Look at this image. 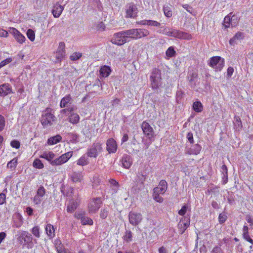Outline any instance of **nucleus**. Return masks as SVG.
Wrapping results in <instances>:
<instances>
[{
  "mask_svg": "<svg viewBox=\"0 0 253 253\" xmlns=\"http://www.w3.org/2000/svg\"><path fill=\"white\" fill-rule=\"evenodd\" d=\"M108 214V211L106 209H102L100 211V216L102 219H105Z\"/></svg>",
  "mask_w": 253,
  "mask_h": 253,
  "instance_id": "54",
  "label": "nucleus"
},
{
  "mask_svg": "<svg viewBox=\"0 0 253 253\" xmlns=\"http://www.w3.org/2000/svg\"><path fill=\"white\" fill-rule=\"evenodd\" d=\"M166 54L168 58H171L175 56L176 51L173 46L169 47L166 52Z\"/></svg>",
  "mask_w": 253,
  "mask_h": 253,
  "instance_id": "40",
  "label": "nucleus"
},
{
  "mask_svg": "<svg viewBox=\"0 0 253 253\" xmlns=\"http://www.w3.org/2000/svg\"><path fill=\"white\" fill-rule=\"evenodd\" d=\"M165 35L182 40H190L192 38V36L188 33L172 28L165 29Z\"/></svg>",
  "mask_w": 253,
  "mask_h": 253,
  "instance_id": "3",
  "label": "nucleus"
},
{
  "mask_svg": "<svg viewBox=\"0 0 253 253\" xmlns=\"http://www.w3.org/2000/svg\"><path fill=\"white\" fill-rule=\"evenodd\" d=\"M31 232L32 234L36 238H40V227L38 225L35 226L31 229Z\"/></svg>",
  "mask_w": 253,
  "mask_h": 253,
  "instance_id": "45",
  "label": "nucleus"
},
{
  "mask_svg": "<svg viewBox=\"0 0 253 253\" xmlns=\"http://www.w3.org/2000/svg\"><path fill=\"white\" fill-rule=\"evenodd\" d=\"M10 145L13 148L16 149H18L20 146V142L17 140H12L10 143Z\"/></svg>",
  "mask_w": 253,
  "mask_h": 253,
  "instance_id": "62",
  "label": "nucleus"
},
{
  "mask_svg": "<svg viewBox=\"0 0 253 253\" xmlns=\"http://www.w3.org/2000/svg\"><path fill=\"white\" fill-rule=\"evenodd\" d=\"M141 128L143 133L149 139L154 137V130L149 124L146 121L142 122L141 124Z\"/></svg>",
  "mask_w": 253,
  "mask_h": 253,
  "instance_id": "13",
  "label": "nucleus"
},
{
  "mask_svg": "<svg viewBox=\"0 0 253 253\" xmlns=\"http://www.w3.org/2000/svg\"><path fill=\"white\" fill-rule=\"evenodd\" d=\"M102 204V201L101 198H94L92 199L88 205L89 212H96L99 209Z\"/></svg>",
  "mask_w": 253,
  "mask_h": 253,
  "instance_id": "7",
  "label": "nucleus"
},
{
  "mask_svg": "<svg viewBox=\"0 0 253 253\" xmlns=\"http://www.w3.org/2000/svg\"><path fill=\"white\" fill-rule=\"evenodd\" d=\"M188 209L187 205H184L181 208V209L178 211V214L180 215H184Z\"/></svg>",
  "mask_w": 253,
  "mask_h": 253,
  "instance_id": "53",
  "label": "nucleus"
},
{
  "mask_svg": "<svg viewBox=\"0 0 253 253\" xmlns=\"http://www.w3.org/2000/svg\"><path fill=\"white\" fill-rule=\"evenodd\" d=\"M150 82L152 88L157 90L162 86L161 71L160 70L155 68L152 70L150 76Z\"/></svg>",
  "mask_w": 253,
  "mask_h": 253,
  "instance_id": "4",
  "label": "nucleus"
},
{
  "mask_svg": "<svg viewBox=\"0 0 253 253\" xmlns=\"http://www.w3.org/2000/svg\"><path fill=\"white\" fill-rule=\"evenodd\" d=\"M123 32L126 40H129V42L130 40H135L134 29L123 31Z\"/></svg>",
  "mask_w": 253,
  "mask_h": 253,
  "instance_id": "28",
  "label": "nucleus"
},
{
  "mask_svg": "<svg viewBox=\"0 0 253 253\" xmlns=\"http://www.w3.org/2000/svg\"><path fill=\"white\" fill-rule=\"evenodd\" d=\"M117 149V144L113 138H109L106 141V150L109 153H115Z\"/></svg>",
  "mask_w": 253,
  "mask_h": 253,
  "instance_id": "17",
  "label": "nucleus"
},
{
  "mask_svg": "<svg viewBox=\"0 0 253 253\" xmlns=\"http://www.w3.org/2000/svg\"><path fill=\"white\" fill-rule=\"evenodd\" d=\"M246 220L250 223V228L253 229V218H252L251 215H247L246 217Z\"/></svg>",
  "mask_w": 253,
  "mask_h": 253,
  "instance_id": "60",
  "label": "nucleus"
},
{
  "mask_svg": "<svg viewBox=\"0 0 253 253\" xmlns=\"http://www.w3.org/2000/svg\"><path fill=\"white\" fill-rule=\"evenodd\" d=\"M8 32L14 36L18 42L22 43L25 42V37L15 28H9Z\"/></svg>",
  "mask_w": 253,
  "mask_h": 253,
  "instance_id": "16",
  "label": "nucleus"
},
{
  "mask_svg": "<svg viewBox=\"0 0 253 253\" xmlns=\"http://www.w3.org/2000/svg\"><path fill=\"white\" fill-rule=\"evenodd\" d=\"M62 139L60 135H56L48 139L47 143L49 145H54L59 142Z\"/></svg>",
  "mask_w": 253,
  "mask_h": 253,
  "instance_id": "33",
  "label": "nucleus"
},
{
  "mask_svg": "<svg viewBox=\"0 0 253 253\" xmlns=\"http://www.w3.org/2000/svg\"><path fill=\"white\" fill-rule=\"evenodd\" d=\"M243 238L247 241L253 245V240L250 237L249 233H243Z\"/></svg>",
  "mask_w": 253,
  "mask_h": 253,
  "instance_id": "58",
  "label": "nucleus"
},
{
  "mask_svg": "<svg viewBox=\"0 0 253 253\" xmlns=\"http://www.w3.org/2000/svg\"><path fill=\"white\" fill-rule=\"evenodd\" d=\"M65 56V52H62L60 51H57L55 54V62L56 63L61 62L64 58Z\"/></svg>",
  "mask_w": 253,
  "mask_h": 253,
  "instance_id": "41",
  "label": "nucleus"
},
{
  "mask_svg": "<svg viewBox=\"0 0 253 253\" xmlns=\"http://www.w3.org/2000/svg\"><path fill=\"white\" fill-rule=\"evenodd\" d=\"M12 59L10 57L7 58L0 63V69L11 62Z\"/></svg>",
  "mask_w": 253,
  "mask_h": 253,
  "instance_id": "51",
  "label": "nucleus"
},
{
  "mask_svg": "<svg viewBox=\"0 0 253 253\" xmlns=\"http://www.w3.org/2000/svg\"><path fill=\"white\" fill-rule=\"evenodd\" d=\"M56 120V117L53 114V110L47 107L43 111L41 122L44 127H47L53 125Z\"/></svg>",
  "mask_w": 253,
  "mask_h": 253,
  "instance_id": "1",
  "label": "nucleus"
},
{
  "mask_svg": "<svg viewBox=\"0 0 253 253\" xmlns=\"http://www.w3.org/2000/svg\"><path fill=\"white\" fill-rule=\"evenodd\" d=\"M101 144L99 142L93 143L90 147L87 149L86 155L88 157L96 158L98 154L102 151Z\"/></svg>",
  "mask_w": 253,
  "mask_h": 253,
  "instance_id": "6",
  "label": "nucleus"
},
{
  "mask_svg": "<svg viewBox=\"0 0 253 253\" xmlns=\"http://www.w3.org/2000/svg\"><path fill=\"white\" fill-rule=\"evenodd\" d=\"M123 167L128 169L132 164V160L131 157L128 155H124L121 160Z\"/></svg>",
  "mask_w": 253,
  "mask_h": 253,
  "instance_id": "24",
  "label": "nucleus"
},
{
  "mask_svg": "<svg viewBox=\"0 0 253 253\" xmlns=\"http://www.w3.org/2000/svg\"><path fill=\"white\" fill-rule=\"evenodd\" d=\"M227 218V217L226 215V214H223V213L219 214V215L218 216V220H219V223L220 224L224 223L226 221Z\"/></svg>",
  "mask_w": 253,
  "mask_h": 253,
  "instance_id": "55",
  "label": "nucleus"
},
{
  "mask_svg": "<svg viewBox=\"0 0 253 253\" xmlns=\"http://www.w3.org/2000/svg\"><path fill=\"white\" fill-rule=\"evenodd\" d=\"M78 135L75 133H69L67 134V137L70 139V141L72 143H76L78 138Z\"/></svg>",
  "mask_w": 253,
  "mask_h": 253,
  "instance_id": "43",
  "label": "nucleus"
},
{
  "mask_svg": "<svg viewBox=\"0 0 253 253\" xmlns=\"http://www.w3.org/2000/svg\"><path fill=\"white\" fill-rule=\"evenodd\" d=\"M189 225L190 218L189 217H184V219L183 220H180L178 224L179 234H183Z\"/></svg>",
  "mask_w": 253,
  "mask_h": 253,
  "instance_id": "19",
  "label": "nucleus"
},
{
  "mask_svg": "<svg viewBox=\"0 0 253 253\" xmlns=\"http://www.w3.org/2000/svg\"><path fill=\"white\" fill-rule=\"evenodd\" d=\"M84 177V173L82 171H73L70 176L72 182L74 183L81 182Z\"/></svg>",
  "mask_w": 253,
  "mask_h": 253,
  "instance_id": "25",
  "label": "nucleus"
},
{
  "mask_svg": "<svg viewBox=\"0 0 253 253\" xmlns=\"http://www.w3.org/2000/svg\"><path fill=\"white\" fill-rule=\"evenodd\" d=\"M33 166L38 169H42L44 167V165L39 159H36L33 163Z\"/></svg>",
  "mask_w": 253,
  "mask_h": 253,
  "instance_id": "42",
  "label": "nucleus"
},
{
  "mask_svg": "<svg viewBox=\"0 0 253 253\" xmlns=\"http://www.w3.org/2000/svg\"><path fill=\"white\" fill-rule=\"evenodd\" d=\"M65 45L63 42H60L57 51L65 53Z\"/></svg>",
  "mask_w": 253,
  "mask_h": 253,
  "instance_id": "61",
  "label": "nucleus"
},
{
  "mask_svg": "<svg viewBox=\"0 0 253 253\" xmlns=\"http://www.w3.org/2000/svg\"><path fill=\"white\" fill-rule=\"evenodd\" d=\"M17 241L23 248L31 249L33 247V237L28 231H23L17 235Z\"/></svg>",
  "mask_w": 253,
  "mask_h": 253,
  "instance_id": "2",
  "label": "nucleus"
},
{
  "mask_svg": "<svg viewBox=\"0 0 253 253\" xmlns=\"http://www.w3.org/2000/svg\"><path fill=\"white\" fill-rule=\"evenodd\" d=\"M45 194V190L43 186H40L37 191L36 195L33 198V202L36 205H39L41 204L42 198Z\"/></svg>",
  "mask_w": 253,
  "mask_h": 253,
  "instance_id": "14",
  "label": "nucleus"
},
{
  "mask_svg": "<svg viewBox=\"0 0 253 253\" xmlns=\"http://www.w3.org/2000/svg\"><path fill=\"white\" fill-rule=\"evenodd\" d=\"M234 127L236 131H240L242 129L243 126L242 121L239 116H235L234 119Z\"/></svg>",
  "mask_w": 253,
  "mask_h": 253,
  "instance_id": "31",
  "label": "nucleus"
},
{
  "mask_svg": "<svg viewBox=\"0 0 253 253\" xmlns=\"http://www.w3.org/2000/svg\"><path fill=\"white\" fill-rule=\"evenodd\" d=\"M186 138L190 144H193L194 143V140L193 138V135L192 132H189L187 133L186 135Z\"/></svg>",
  "mask_w": 253,
  "mask_h": 253,
  "instance_id": "57",
  "label": "nucleus"
},
{
  "mask_svg": "<svg viewBox=\"0 0 253 253\" xmlns=\"http://www.w3.org/2000/svg\"><path fill=\"white\" fill-rule=\"evenodd\" d=\"M87 155L85 154L83 155L77 161V164L79 166H84L87 165L88 163V160Z\"/></svg>",
  "mask_w": 253,
  "mask_h": 253,
  "instance_id": "35",
  "label": "nucleus"
},
{
  "mask_svg": "<svg viewBox=\"0 0 253 253\" xmlns=\"http://www.w3.org/2000/svg\"><path fill=\"white\" fill-rule=\"evenodd\" d=\"M79 205L78 199H71L67 207V211L69 213H73Z\"/></svg>",
  "mask_w": 253,
  "mask_h": 253,
  "instance_id": "21",
  "label": "nucleus"
},
{
  "mask_svg": "<svg viewBox=\"0 0 253 253\" xmlns=\"http://www.w3.org/2000/svg\"><path fill=\"white\" fill-rule=\"evenodd\" d=\"M64 10V6L61 5L58 2L56 3L53 6L52 13L54 18H58L62 14Z\"/></svg>",
  "mask_w": 253,
  "mask_h": 253,
  "instance_id": "20",
  "label": "nucleus"
},
{
  "mask_svg": "<svg viewBox=\"0 0 253 253\" xmlns=\"http://www.w3.org/2000/svg\"><path fill=\"white\" fill-rule=\"evenodd\" d=\"M82 54L80 52H74L70 57V58L72 61H76L81 58Z\"/></svg>",
  "mask_w": 253,
  "mask_h": 253,
  "instance_id": "49",
  "label": "nucleus"
},
{
  "mask_svg": "<svg viewBox=\"0 0 253 253\" xmlns=\"http://www.w3.org/2000/svg\"><path fill=\"white\" fill-rule=\"evenodd\" d=\"M14 226L16 228L20 227L23 224V217L19 213H15L13 216Z\"/></svg>",
  "mask_w": 253,
  "mask_h": 253,
  "instance_id": "26",
  "label": "nucleus"
},
{
  "mask_svg": "<svg viewBox=\"0 0 253 253\" xmlns=\"http://www.w3.org/2000/svg\"><path fill=\"white\" fill-rule=\"evenodd\" d=\"M128 220L130 224L133 226H136L141 222L142 215L140 213L130 211L128 214Z\"/></svg>",
  "mask_w": 253,
  "mask_h": 253,
  "instance_id": "10",
  "label": "nucleus"
},
{
  "mask_svg": "<svg viewBox=\"0 0 253 253\" xmlns=\"http://www.w3.org/2000/svg\"><path fill=\"white\" fill-rule=\"evenodd\" d=\"M72 101V98L70 94L66 95L61 99L60 106L61 108H65L68 107L69 105L71 104Z\"/></svg>",
  "mask_w": 253,
  "mask_h": 253,
  "instance_id": "27",
  "label": "nucleus"
},
{
  "mask_svg": "<svg viewBox=\"0 0 253 253\" xmlns=\"http://www.w3.org/2000/svg\"><path fill=\"white\" fill-rule=\"evenodd\" d=\"M111 72V68L107 65H104L102 67H101L99 72L100 75L102 77H108Z\"/></svg>",
  "mask_w": 253,
  "mask_h": 253,
  "instance_id": "29",
  "label": "nucleus"
},
{
  "mask_svg": "<svg viewBox=\"0 0 253 253\" xmlns=\"http://www.w3.org/2000/svg\"><path fill=\"white\" fill-rule=\"evenodd\" d=\"M208 65L215 71H220L224 66V59L218 56H213L210 59Z\"/></svg>",
  "mask_w": 253,
  "mask_h": 253,
  "instance_id": "5",
  "label": "nucleus"
},
{
  "mask_svg": "<svg viewBox=\"0 0 253 253\" xmlns=\"http://www.w3.org/2000/svg\"><path fill=\"white\" fill-rule=\"evenodd\" d=\"M148 26H153V27H160L161 25L160 23L152 20H148Z\"/></svg>",
  "mask_w": 253,
  "mask_h": 253,
  "instance_id": "56",
  "label": "nucleus"
},
{
  "mask_svg": "<svg viewBox=\"0 0 253 253\" xmlns=\"http://www.w3.org/2000/svg\"><path fill=\"white\" fill-rule=\"evenodd\" d=\"M27 36L32 42H33L35 39V34L34 31L32 29H28L27 31Z\"/></svg>",
  "mask_w": 253,
  "mask_h": 253,
  "instance_id": "46",
  "label": "nucleus"
},
{
  "mask_svg": "<svg viewBox=\"0 0 253 253\" xmlns=\"http://www.w3.org/2000/svg\"><path fill=\"white\" fill-rule=\"evenodd\" d=\"M73 152L72 151L65 153L59 157L55 159L54 162H52V164L56 165V166H60L67 162L68 160L72 156Z\"/></svg>",
  "mask_w": 253,
  "mask_h": 253,
  "instance_id": "11",
  "label": "nucleus"
},
{
  "mask_svg": "<svg viewBox=\"0 0 253 253\" xmlns=\"http://www.w3.org/2000/svg\"><path fill=\"white\" fill-rule=\"evenodd\" d=\"M163 11L165 15L167 17H170L172 15V12L171 8L169 5H164L163 7Z\"/></svg>",
  "mask_w": 253,
  "mask_h": 253,
  "instance_id": "39",
  "label": "nucleus"
},
{
  "mask_svg": "<svg viewBox=\"0 0 253 253\" xmlns=\"http://www.w3.org/2000/svg\"><path fill=\"white\" fill-rule=\"evenodd\" d=\"M137 177H138V182H140L141 184H143V183L145 181V176L142 173H139L137 174Z\"/></svg>",
  "mask_w": 253,
  "mask_h": 253,
  "instance_id": "59",
  "label": "nucleus"
},
{
  "mask_svg": "<svg viewBox=\"0 0 253 253\" xmlns=\"http://www.w3.org/2000/svg\"><path fill=\"white\" fill-rule=\"evenodd\" d=\"M74 216L76 218L78 219H80L81 221H82V219L84 216V213L81 212H76Z\"/></svg>",
  "mask_w": 253,
  "mask_h": 253,
  "instance_id": "63",
  "label": "nucleus"
},
{
  "mask_svg": "<svg viewBox=\"0 0 253 253\" xmlns=\"http://www.w3.org/2000/svg\"><path fill=\"white\" fill-rule=\"evenodd\" d=\"M192 108L196 112L200 113L203 111V106L200 101H196L193 103Z\"/></svg>",
  "mask_w": 253,
  "mask_h": 253,
  "instance_id": "34",
  "label": "nucleus"
},
{
  "mask_svg": "<svg viewBox=\"0 0 253 253\" xmlns=\"http://www.w3.org/2000/svg\"><path fill=\"white\" fill-rule=\"evenodd\" d=\"M168 188V183L165 180H161L157 187L154 188L153 192L160 195L164 194Z\"/></svg>",
  "mask_w": 253,
  "mask_h": 253,
  "instance_id": "15",
  "label": "nucleus"
},
{
  "mask_svg": "<svg viewBox=\"0 0 253 253\" xmlns=\"http://www.w3.org/2000/svg\"><path fill=\"white\" fill-rule=\"evenodd\" d=\"M45 231L47 235L50 237H53L55 236L53 226L50 224H47L45 227Z\"/></svg>",
  "mask_w": 253,
  "mask_h": 253,
  "instance_id": "36",
  "label": "nucleus"
},
{
  "mask_svg": "<svg viewBox=\"0 0 253 253\" xmlns=\"http://www.w3.org/2000/svg\"><path fill=\"white\" fill-rule=\"evenodd\" d=\"M123 239L127 243H129L132 240V233L130 230H126L123 236Z\"/></svg>",
  "mask_w": 253,
  "mask_h": 253,
  "instance_id": "38",
  "label": "nucleus"
},
{
  "mask_svg": "<svg viewBox=\"0 0 253 253\" xmlns=\"http://www.w3.org/2000/svg\"><path fill=\"white\" fill-rule=\"evenodd\" d=\"M80 120V117L79 115L75 113H72L71 114L69 115L68 117V121L70 123L73 125L77 124Z\"/></svg>",
  "mask_w": 253,
  "mask_h": 253,
  "instance_id": "30",
  "label": "nucleus"
},
{
  "mask_svg": "<svg viewBox=\"0 0 253 253\" xmlns=\"http://www.w3.org/2000/svg\"><path fill=\"white\" fill-rule=\"evenodd\" d=\"M231 21V19L230 16L227 15L225 17L223 21V24L226 28H228L230 27V22Z\"/></svg>",
  "mask_w": 253,
  "mask_h": 253,
  "instance_id": "50",
  "label": "nucleus"
},
{
  "mask_svg": "<svg viewBox=\"0 0 253 253\" xmlns=\"http://www.w3.org/2000/svg\"><path fill=\"white\" fill-rule=\"evenodd\" d=\"M56 249L58 253H66V250L63 246L61 247L58 246Z\"/></svg>",
  "mask_w": 253,
  "mask_h": 253,
  "instance_id": "64",
  "label": "nucleus"
},
{
  "mask_svg": "<svg viewBox=\"0 0 253 253\" xmlns=\"http://www.w3.org/2000/svg\"><path fill=\"white\" fill-rule=\"evenodd\" d=\"M5 126V121L4 118L0 115V131H2Z\"/></svg>",
  "mask_w": 253,
  "mask_h": 253,
  "instance_id": "52",
  "label": "nucleus"
},
{
  "mask_svg": "<svg viewBox=\"0 0 253 253\" xmlns=\"http://www.w3.org/2000/svg\"><path fill=\"white\" fill-rule=\"evenodd\" d=\"M111 42L113 44L120 46L123 45L127 42H129V40H126L122 31L115 33L113 35Z\"/></svg>",
  "mask_w": 253,
  "mask_h": 253,
  "instance_id": "8",
  "label": "nucleus"
},
{
  "mask_svg": "<svg viewBox=\"0 0 253 253\" xmlns=\"http://www.w3.org/2000/svg\"><path fill=\"white\" fill-rule=\"evenodd\" d=\"M109 183L110 184V187L112 188V193L115 194L117 193L120 187L119 183L114 179L109 180Z\"/></svg>",
  "mask_w": 253,
  "mask_h": 253,
  "instance_id": "32",
  "label": "nucleus"
},
{
  "mask_svg": "<svg viewBox=\"0 0 253 253\" xmlns=\"http://www.w3.org/2000/svg\"><path fill=\"white\" fill-rule=\"evenodd\" d=\"M81 223L82 225H91L93 223V220L89 217L84 216L83 218L81 221Z\"/></svg>",
  "mask_w": 253,
  "mask_h": 253,
  "instance_id": "44",
  "label": "nucleus"
},
{
  "mask_svg": "<svg viewBox=\"0 0 253 253\" xmlns=\"http://www.w3.org/2000/svg\"><path fill=\"white\" fill-rule=\"evenodd\" d=\"M101 182V179L97 175H95L93 176L92 180V186L93 187H97L100 185Z\"/></svg>",
  "mask_w": 253,
  "mask_h": 253,
  "instance_id": "48",
  "label": "nucleus"
},
{
  "mask_svg": "<svg viewBox=\"0 0 253 253\" xmlns=\"http://www.w3.org/2000/svg\"><path fill=\"white\" fill-rule=\"evenodd\" d=\"M152 196L154 200L157 202L162 203L164 201V199L162 197L160 196V194L153 192Z\"/></svg>",
  "mask_w": 253,
  "mask_h": 253,
  "instance_id": "47",
  "label": "nucleus"
},
{
  "mask_svg": "<svg viewBox=\"0 0 253 253\" xmlns=\"http://www.w3.org/2000/svg\"><path fill=\"white\" fill-rule=\"evenodd\" d=\"M202 150V146L197 143L191 145L190 147H186L185 149V153L188 155H197L199 154Z\"/></svg>",
  "mask_w": 253,
  "mask_h": 253,
  "instance_id": "12",
  "label": "nucleus"
},
{
  "mask_svg": "<svg viewBox=\"0 0 253 253\" xmlns=\"http://www.w3.org/2000/svg\"><path fill=\"white\" fill-rule=\"evenodd\" d=\"M12 92V88L8 84H4L0 85V96H5Z\"/></svg>",
  "mask_w": 253,
  "mask_h": 253,
  "instance_id": "22",
  "label": "nucleus"
},
{
  "mask_svg": "<svg viewBox=\"0 0 253 253\" xmlns=\"http://www.w3.org/2000/svg\"><path fill=\"white\" fill-rule=\"evenodd\" d=\"M138 10L137 6L133 3H130L126 6V18H135L138 13Z\"/></svg>",
  "mask_w": 253,
  "mask_h": 253,
  "instance_id": "9",
  "label": "nucleus"
},
{
  "mask_svg": "<svg viewBox=\"0 0 253 253\" xmlns=\"http://www.w3.org/2000/svg\"><path fill=\"white\" fill-rule=\"evenodd\" d=\"M135 40L141 39L143 37H145L148 36L150 32L145 29H134Z\"/></svg>",
  "mask_w": 253,
  "mask_h": 253,
  "instance_id": "23",
  "label": "nucleus"
},
{
  "mask_svg": "<svg viewBox=\"0 0 253 253\" xmlns=\"http://www.w3.org/2000/svg\"><path fill=\"white\" fill-rule=\"evenodd\" d=\"M55 157V154L52 151L43 152L40 156V158L45 159L53 166H56V165L52 164V162H54L55 159H56Z\"/></svg>",
  "mask_w": 253,
  "mask_h": 253,
  "instance_id": "18",
  "label": "nucleus"
},
{
  "mask_svg": "<svg viewBox=\"0 0 253 253\" xmlns=\"http://www.w3.org/2000/svg\"><path fill=\"white\" fill-rule=\"evenodd\" d=\"M17 164V159L14 158L7 163V168L13 170L16 168Z\"/></svg>",
  "mask_w": 253,
  "mask_h": 253,
  "instance_id": "37",
  "label": "nucleus"
}]
</instances>
